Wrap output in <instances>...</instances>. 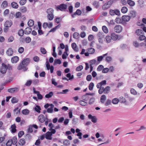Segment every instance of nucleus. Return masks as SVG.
Masks as SVG:
<instances>
[{
    "mask_svg": "<svg viewBox=\"0 0 146 146\" xmlns=\"http://www.w3.org/2000/svg\"><path fill=\"white\" fill-rule=\"evenodd\" d=\"M30 62V59L29 58H26L24 59L19 65L17 69L19 70H23L24 71H26L27 69L26 67Z\"/></svg>",
    "mask_w": 146,
    "mask_h": 146,
    "instance_id": "f257e3e1",
    "label": "nucleus"
},
{
    "mask_svg": "<svg viewBox=\"0 0 146 146\" xmlns=\"http://www.w3.org/2000/svg\"><path fill=\"white\" fill-rule=\"evenodd\" d=\"M53 12V9L51 8L48 9L47 10V13L48 14L47 18L48 19L49 21H52L54 18Z\"/></svg>",
    "mask_w": 146,
    "mask_h": 146,
    "instance_id": "f03ea898",
    "label": "nucleus"
},
{
    "mask_svg": "<svg viewBox=\"0 0 146 146\" xmlns=\"http://www.w3.org/2000/svg\"><path fill=\"white\" fill-rule=\"evenodd\" d=\"M15 17L16 19H21L23 18L22 19L23 21L25 20L26 19V17L25 15H22L21 13L20 12H17L15 15Z\"/></svg>",
    "mask_w": 146,
    "mask_h": 146,
    "instance_id": "7ed1b4c3",
    "label": "nucleus"
},
{
    "mask_svg": "<svg viewBox=\"0 0 146 146\" xmlns=\"http://www.w3.org/2000/svg\"><path fill=\"white\" fill-rule=\"evenodd\" d=\"M109 13L110 15L111 16H113L115 15H120V11L117 9H116L115 10L111 9Z\"/></svg>",
    "mask_w": 146,
    "mask_h": 146,
    "instance_id": "20e7f679",
    "label": "nucleus"
},
{
    "mask_svg": "<svg viewBox=\"0 0 146 146\" xmlns=\"http://www.w3.org/2000/svg\"><path fill=\"white\" fill-rule=\"evenodd\" d=\"M114 29L115 32L119 33L122 31V28L121 26L120 25H118L115 26Z\"/></svg>",
    "mask_w": 146,
    "mask_h": 146,
    "instance_id": "39448f33",
    "label": "nucleus"
},
{
    "mask_svg": "<svg viewBox=\"0 0 146 146\" xmlns=\"http://www.w3.org/2000/svg\"><path fill=\"white\" fill-rule=\"evenodd\" d=\"M112 4L111 1H109L106 3L102 7L103 10H106L110 8Z\"/></svg>",
    "mask_w": 146,
    "mask_h": 146,
    "instance_id": "423d86ee",
    "label": "nucleus"
},
{
    "mask_svg": "<svg viewBox=\"0 0 146 146\" xmlns=\"http://www.w3.org/2000/svg\"><path fill=\"white\" fill-rule=\"evenodd\" d=\"M7 69V66L4 63H2V66L1 67L0 71L3 74L6 73Z\"/></svg>",
    "mask_w": 146,
    "mask_h": 146,
    "instance_id": "0eeeda50",
    "label": "nucleus"
},
{
    "mask_svg": "<svg viewBox=\"0 0 146 146\" xmlns=\"http://www.w3.org/2000/svg\"><path fill=\"white\" fill-rule=\"evenodd\" d=\"M33 90L34 93L37 94L38 98L39 100H41L43 98L42 96L40 94L39 92L38 91H36L35 88L33 87Z\"/></svg>",
    "mask_w": 146,
    "mask_h": 146,
    "instance_id": "6e6552de",
    "label": "nucleus"
},
{
    "mask_svg": "<svg viewBox=\"0 0 146 146\" xmlns=\"http://www.w3.org/2000/svg\"><path fill=\"white\" fill-rule=\"evenodd\" d=\"M88 118L91 120V121L94 123H96L97 122V119L96 116H92L91 114H89Z\"/></svg>",
    "mask_w": 146,
    "mask_h": 146,
    "instance_id": "1a4fd4ad",
    "label": "nucleus"
},
{
    "mask_svg": "<svg viewBox=\"0 0 146 146\" xmlns=\"http://www.w3.org/2000/svg\"><path fill=\"white\" fill-rule=\"evenodd\" d=\"M131 19L130 16L128 15H123L121 17V19L124 22H127L129 21Z\"/></svg>",
    "mask_w": 146,
    "mask_h": 146,
    "instance_id": "9d476101",
    "label": "nucleus"
},
{
    "mask_svg": "<svg viewBox=\"0 0 146 146\" xmlns=\"http://www.w3.org/2000/svg\"><path fill=\"white\" fill-rule=\"evenodd\" d=\"M106 80H104L101 82L98 83L96 85V87L97 88H101V87H102V86H105L106 85Z\"/></svg>",
    "mask_w": 146,
    "mask_h": 146,
    "instance_id": "9b49d317",
    "label": "nucleus"
},
{
    "mask_svg": "<svg viewBox=\"0 0 146 146\" xmlns=\"http://www.w3.org/2000/svg\"><path fill=\"white\" fill-rule=\"evenodd\" d=\"M19 90V89L17 88H14L9 89L8 92L9 93H13L15 92H17Z\"/></svg>",
    "mask_w": 146,
    "mask_h": 146,
    "instance_id": "f8f14e48",
    "label": "nucleus"
},
{
    "mask_svg": "<svg viewBox=\"0 0 146 146\" xmlns=\"http://www.w3.org/2000/svg\"><path fill=\"white\" fill-rule=\"evenodd\" d=\"M12 22L11 21H7L4 24V26L6 28L10 27L12 25Z\"/></svg>",
    "mask_w": 146,
    "mask_h": 146,
    "instance_id": "ddd939ff",
    "label": "nucleus"
},
{
    "mask_svg": "<svg viewBox=\"0 0 146 146\" xmlns=\"http://www.w3.org/2000/svg\"><path fill=\"white\" fill-rule=\"evenodd\" d=\"M38 119L39 121L41 123H43L45 120L44 116L42 114L38 116Z\"/></svg>",
    "mask_w": 146,
    "mask_h": 146,
    "instance_id": "4468645a",
    "label": "nucleus"
},
{
    "mask_svg": "<svg viewBox=\"0 0 146 146\" xmlns=\"http://www.w3.org/2000/svg\"><path fill=\"white\" fill-rule=\"evenodd\" d=\"M19 58L17 56H13L11 59V61L12 63H16L19 60Z\"/></svg>",
    "mask_w": 146,
    "mask_h": 146,
    "instance_id": "2eb2a0df",
    "label": "nucleus"
},
{
    "mask_svg": "<svg viewBox=\"0 0 146 146\" xmlns=\"http://www.w3.org/2000/svg\"><path fill=\"white\" fill-rule=\"evenodd\" d=\"M66 77L68 78V79L64 77V80H66L67 81L68 80H71L74 78V76L73 75H71L70 73H68L66 75Z\"/></svg>",
    "mask_w": 146,
    "mask_h": 146,
    "instance_id": "dca6fc26",
    "label": "nucleus"
},
{
    "mask_svg": "<svg viewBox=\"0 0 146 146\" xmlns=\"http://www.w3.org/2000/svg\"><path fill=\"white\" fill-rule=\"evenodd\" d=\"M31 31V28L30 27H27L24 30V33L26 35H29L30 34Z\"/></svg>",
    "mask_w": 146,
    "mask_h": 146,
    "instance_id": "f3484780",
    "label": "nucleus"
},
{
    "mask_svg": "<svg viewBox=\"0 0 146 146\" xmlns=\"http://www.w3.org/2000/svg\"><path fill=\"white\" fill-rule=\"evenodd\" d=\"M16 128V126L15 124H14L12 125L11 126V128H10V129H11L10 130L11 132L12 133H15L17 131Z\"/></svg>",
    "mask_w": 146,
    "mask_h": 146,
    "instance_id": "a211bd4d",
    "label": "nucleus"
},
{
    "mask_svg": "<svg viewBox=\"0 0 146 146\" xmlns=\"http://www.w3.org/2000/svg\"><path fill=\"white\" fill-rule=\"evenodd\" d=\"M111 39L113 40H116L118 38V36L115 33H112L111 34Z\"/></svg>",
    "mask_w": 146,
    "mask_h": 146,
    "instance_id": "6ab92c4d",
    "label": "nucleus"
},
{
    "mask_svg": "<svg viewBox=\"0 0 146 146\" xmlns=\"http://www.w3.org/2000/svg\"><path fill=\"white\" fill-rule=\"evenodd\" d=\"M82 13V12L81 10L80 9H77L76 12L74 13L72 15V17L74 18L75 17V16L76 15H80Z\"/></svg>",
    "mask_w": 146,
    "mask_h": 146,
    "instance_id": "aec40b11",
    "label": "nucleus"
},
{
    "mask_svg": "<svg viewBox=\"0 0 146 146\" xmlns=\"http://www.w3.org/2000/svg\"><path fill=\"white\" fill-rule=\"evenodd\" d=\"M50 107L47 109V112L49 113H52L53 112V109L54 105L52 104H50Z\"/></svg>",
    "mask_w": 146,
    "mask_h": 146,
    "instance_id": "412c9836",
    "label": "nucleus"
},
{
    "mask_svg": "<svg viewBox=\"0 0 146 146\" xmlns=\"http://www.w3.org/2000/svg\"><path fill=\"white\" fill-rule=\"evenodd\" d=\"M56 9L57 11L60 10L63 11L64 10V4H62L56 7Z\"/></svg>",
    "mask_w": 146,
    "mask_h": 146,
    "instance_id": "4be33fe9",
    "label": "nucleus"
},
{
    "mask_svg": "<svg viewBox=\"0 0 146 146\" xmlns=\"http://www.w3.org/2000/svg\"><path fill=\"white\" fill-rule=\"evenodd\" d=\"M13 53V51L12 49L11 48H10L8 49L7 51V54L9 56H12Z\"/></svg>",
    "mask_w": 146,
    "mask_h": 146,
    "instance_id": "5701e85b",
    "label": "nucleus"
},
{
    "mask_svg": "<svg viewBox=\"0 0 146 146\" xmlns=\"http://www.w3.org/2000/svg\"><path fill=\"white\" fill-rule=\"evenodd\" d=\"M110 90V87L107 86L105 88H104V93L105 94H108Z\"/></svg>",
    "mask_w": 146,
    "mask_h": 146,
    "instance_id": "b1692460",
    "label": "nucleus"
},
{
    "mask_svg": "<svg viewBox=\"0 0 146 146\" xmlns=\"http://www.w3.org/2000/svg\"><path fill=\"white\" fill-rule=\"evenodd\" d=\"M71 46L73 49L76 52L78 51V48H77L76 44L74 42L72 43L71 44Z\"/></svg>",
    "mask_w": 146,
    "mask_h": 146,
    "instance_id": "393cba45",
    "label": "nucleus"
},
{
    "mask_svg": "<svg viewBox=\"0 0 146 146\" xmlns=\"http://www.w3.org/2000/svg\"><path fill=\"white\" fill-rule=\"evenodd\" d=\"M11 7L15 9H17L19 7V5L17 3L15 2H13L11 3Z\"/></svg>",
    "mask_w": 146,
    "mask_h": 146,
    "instance_id": "a878e982",
    "label": "nucleus"
},
{
    "mask_svg": "<svg viewBox=\"0 0 146 146\" xmlns=\"http://www.w3.org/2000/svg\"><path fill=\"white\" fill-rule=\"evenodd\" d=\"M52 135L51 132L48 131L47 132L45 136V138L46 139L49 140L52 139L51 136Z\"/></svg>",
    "mask_w": 146,
    "mask_h": 146,
    "instance_id": "bb28decb",
    "label": "nucleus"
},
{
    "mask_svg": "<svg viewBox=\"0 0 146 146\" xmlns=\"http://www.w3.org/2000/svg\"><path fill=\"white\" fill-rule=\"evenodd\" d=\"M127 3L130 6L133 7L135 5V2L131 0H127Z\"/></svg>",
    "mask_w": 146,
    "mask_h": 146,
    "instance_id": "cd10ccee",
    "label": "nucleus"
},
{
    "mask_svg": "<svg viewBox=\"0 0 146 146\" xmlns=\"http://www.w3.org/2000/svg\"><path fill=\"white\" fill-rule=\"evenodd\" d=\"M108 54L107 53L105 54H104L102 56H100L98 57H97V60L98 61L100 62L102 61V60L103 58L104 57L108 55Z\"/></svg>",
    "mask_w": 146,
    "mask_h": 146,
    "instance_id": "c85d7f7f",
    "label": "nucleus"
},
{
    "mask_svg": "<svg viewBox=\"0 0 146 146\" xmlns=\"http://www.w3.org/2000/svg\"><path fill=\"white\" fill-rule=\"evenodd\" d=\"M106 100V97L105 95H102L100 98V102L104 104Z\"/></svg>",
    "mask_w": 146,
    "mask_h": 146,
    "instance_id": "c756f323",
    "label": "nucleus"
},
{
    "mask_svg": "<svg viewBox=\"0 0 146 146\" xmlns=\"http://www.w3.org/2000/svg\"><path fill=\"white\" fill-rule=\"evenodd\" d=\"M87 51L89 52L90 54H94L95 52V50L93 48H89L87 49Z\"/></svg>",
    "mask_w": 146,
    "mask_h": 146,
    "instance_id": "7c9ffc66",
    "label": "nucleus"
},
{
    "mask_svg": "<svg viewBox=\"0 0 146 146\" xmlns=\"http://www.w3.org/2000/svg\"><path fill=\"white\" fill-rule=\"evenodd\" d=\"M89 98H90L89 96L88 95V94H87V93H86V94L85 95L82 96V99L83 100L85 101H86L88 100Z\"/></svg>",
    "mask_w": 146,
    "mask_h": 146,
    "instance_id": "2f4dec72",
    "label": "nucleus"
},
{
    "mask_svg": "<svg viewBox=\"0 0 146 146\" xmlns=\"http://www.w3.org/2000/svg\"><path fill=\"white\" fill-rule=\"evenodd\" d=\"M92 5L96 9H98L99 7V3L98 1H94L92 3Z\"/></svg>",
    "mask_w": 146,
    "mask_h": 146,
    "instance_id": "473e14b6",
    "label": "nucleus"
},
{
    "mask_svg": "<svg viewBox=\"0 0 146 146\" xmlns=\"http://www.w3.org/2000/svg\"><path fill=\"white\" fill-rule=\"evenodd\" d=\"M20 10L22 13H25L27 12V9L26 7L22 6L20 8Z\"/></svg>",
    "mask_w": 146,
    "mask_h": 146,
    "instance_id": "72a5a7b5",
    "label": "nucleus"
},
{
    "mask_svg": "<svg viewBox=\"0 0 146 146\" xmlns=\"http://www.w3.org/2000/svg\"><path fill=\"white\" fill-rule=\"evenodd\" d=\"M115 22L117 24L121 23H122L123 21L122 19L120 18H119L117 17L115 20Z\"/></svg>",
    "mask_w": 146,
    "mask_h": 146,
    "instance_id": "f704fd0d",
    "label": "nucleus"
},
{
    "mask_svg": "<svg viewBox=\"0 0 146 146\" xmlns=\"http://www.w3.org/2000/svg\"><path fill=\"white\" fill-rule=\"evenodd\" d=\"M127 11L128 9L125 6L123 7L121 9V12L123 13H126L127 12Z\"/></svg>",
    "mask_w": 146,
    "mask_h": 146,
    "instance_id": "c9c22d12",
    "label": "nucleus"
},
{
    "mask_svg": "<svg viewBox=\"0 0 146 146\" xmlns=\"http://www.w3.org/2000/svg\"><path fill=\"white\" fill-rule=\"evenodd\" d=\"M35 110L38 113H40V110H41V108L40 106L38 105H36L35 108Z\"/></svg>",
    "mask_w": 146,
    "mask_h": 146,
    "instance_id": "e433bc0d",
    "label": "nucleus"
},
{
    "mask_svg": "<svg viewBox=\"0 0 146 146\" xmlns=\"http://www.w3.org/2000/svg\"><path fill=\"white\" fill-rule=\"evenodd\" d=\"M34 21L32 20H29L28 22V25L30 27H32L34 25Z\"/></svg>",
    "mask_w": 146,
    "mask_h": 146,
    "instance_id": "4c0bfd02",
    "label": "nucleus"
},
{
    "mask_svg": "<svg viewBox=\"0 0 146 146\" xmlns=\"http://www.w3.org/2000/svg\"><path fill=\"white\" fill-rule=\"evenodd\" d=\"M25 139L24 138H22L19 141V144L21 145H23L25 144Z\"/></svg>",
    "mask_w": 146,
    "mask_h": 146,
    "instance_id": "58836bf2",
    "label": "nucleus"
},
{
    "mask_svg": "<svg viewBox=\"0 0 146 146\" xmlns=\"http://www.w3.org/2000/svg\"><path fill=\"white\" fill-rule=\"evenodd\" d=\"M23 114L25 115L28 114L29 113V110L27 109H24L22 110V111Z\"/></svg>",
    "mask_w": 146,
    "mask_h": 146,
    "instance_id": "ea45409f",
    "label": "nucleus"
},
{
    "mask_svg": "<svg viewBox=\"0 0 146 146\" xmlns=\"http://www.w3.org/2000/svg\"><path fill=\"white\" fill-rule=\"evenodd\" d=\"M130 92L131 94L134 95H136L137 94V91L134 89L133 88L131 89Z\"/></svg>",
    "mask_w": 146,
    "mask_h": 146,
    "instance_id": "a19ab883",
    "label": "nucleus"
},
{
    "mask_svg": "<svg viewBox=\"0 0 146 146\" xmlns=\"http://www.w3.org/2000/svg\"><path fill=\"white\" fill-rule=\"evenodd\" d=\"M24 33V31L22 29H21L18 32V35L21 36H23Z\"/></svg>",
    "mask_w": 146,
    "mask_h": 146,
    "instance_id": "79ce46f5",
    "label": "nucleus"
},
{
    "mask_svg": "<svg viewBox=\"0 0 146 146\" xmlns=\"http://www.w3.org/2000/svg\"><path fill=\"white\" fill-rule=\"evenodd\" d=\"M102 29L104 33H108V29L106 26H103L102 27Z\"/></svg>",
    "mask_w": 146,
    "mask_h": 146,
    "instance_id": "37998d69",
    "label": "nucleus"
},
{
    "mask_svg": "<svg viewBox=\"0 0 146 146\" xmlns=\"http://www.w3.org/2000/svg\"><path fill=\"white\" fill-rule=\"evenodd\" d=\"M95 98H91L89 100V104L90 105H92L95 102Z\"/></svg>",
    "mask_w": 146,
    "mask_h": 146,
    "instance_id": "c03bdc74",
    "label": "nucleus"
},
{
    "mask_svg": "<svg viewBox=\"0 0 146 146\" xmlns=\"http://www.w3.org/2000/svg\"><path fill=\"white\" fill-rule=\"evenodd\" d=\"M1 6L4 8H5L7 7L8 6L7 2L6 1H3L1 4Z\"/></svg>",
    "mask_w": 146,
    "mask_h": 146,
    "instance_id": "a18cd8bd",
    "label": "nucleus"
},
{
    "mask_svg": "<svg viewBox=\"0 0 146 146\" xmlns=\"http://www.w3.org/2000/svg\"><path fill=\"white\" fill-rule=\"evenodd\" d=\"M105 39L106 40V42L107 43H109L110 42L111 40V37L109 36H107L106 38Z\"/></svg>",
    "mask_w": 146,
    "mask_h": 146,
    "instance_id": "49530a36",
    "label": "nucleus"
},
{
    "mask_svg": "<svg viewBox=\"0 0 146 146\" xmlns=\"http://www.w3.org/2000/svg\"><path fill=\"white\" fill-rule=\"evenodd\" d=\"M119 101V100L117 98H115L112 100V103L114 104H117Z\"/></svg>",
    "mask_w": 146,
    "mask_h": 146,
    "instance_id": "de8ad7c7",
    "label": "nucleus"
},
{
    "mask_svg": "<svg viewBox=\"0 0 146 146\" xmlns=\"http://www.w3.org/2000/svg\"><path fill=\"white\" fill-rule=\"evenodd\" d=\"M83 68V66L82 65H80L76 68V70L77 71H81Z\"/></svg>",
    "mask_w": 146,
    "mask_h": 146,
    "instance_id": "09e8293b",
    "label": "nucleus"
},
{
    "mask_svg": "<svg viewBox=\"0 0 146 146\" xmlns=\"http://www.w3.org/2000/svg\"><path fill=\"white\" fill-rule=\"evenodd\" d=\"M73 36L74 38L78 39L79 37V34L77 32H75L73 34Z\"/></svg>",
    "mask_w": 146,
    "mask_h": 146,
    "instance_id": "8fccbe9b",
    "label": "nucleus"
},
{
    "mask_svg": "<svg viewBox=\"0 0 146 146\" xmlns=\"http://www.w3.org/2000/svg\"><path fill=\"white\" fill-rule=\"evenodd\" d=\"M142 32L143 31L142 30L138 29L136 30L135 33L137 35H140L142 34Z\"/></svg>",
    "mask_w": 146,
    "mask_h": 146,
    "instance_id": "3c124183",
    "label": "nucleus"
},
{
    "mask_svg": "<svg viewBox=\"0 0 146 146\" xmlns=\"http://www.w3.org/2000/svg\"><path fill=\"white\" fill-rule=\"evenodd\" d=\"M99 89L98 90V93L100 94H102L103 92H104V87H101L100 88H97Z\"/></svg>",
    "mask_w": 146,
    "mask_h": 146,
    "instance_id": "603ef678",
    "label": "nucleus"
},
{
    "mask_svg": "<svg viewBox=\"0 0 146 146\" xmlns=\"http://www.w3.org/2000/svg\"><path fill=\"white\" fill-rule=\"evenodd\" d=\"M130 14L131 17H135L136 16V13L135 11H131L130 12Z\"/></svg>",
    "mask_w": 146,
    "mask_h": 146,
    "instance_id": "864d4df0",
    "label": "nucleus"
},
{
    "mask_svg": "<svg viewBox=\"0 0 146 146\" xmlns=\"http://www.w3.org/2000/svg\"><path fill=\"white\" fill-rule=\"evenodd\" d=\"M79 104L80 105L83 106H85L87 105V102L82 100H80L79 102Z\"/></svg>",
    "mask_w": 146,
    "mask_h": 146,
    "instance_id": "5fc2aeb1",
    "label": "nucleus"
},
{
    "mask_svg": "<svg viewBox=\"0 0 146 146\" xmlns=\"http://www.w3.org/2000/svg\"><path fill=\"white\" fill-rule=\"evenodd\" d=\"M53 95V93L52 92H50L49 94H46L45 96V97L47 98H49L51 97Z\"/></svg>",
    "mask_w": 146,
    "mask_h": 146,
    "instance_id": "6e6d98bb",
    "label": "nucleus"
},
{
    "mask_svg": "<svg viewBox=\"0 0 146 146\" xmlns=\"http://www.w3.org/2000/svg\"><path fill=\"white\" fill-rule=\"evenodd\" d=\"M94 86V84L93 83L91 82L89 86V89L90 90H92L93 89V88Z\"/></svg>",
    "mask_w": 146,
    "mask_h": 146,
    "instance_id": "4d7b16f0",
    "label": "nucleus"
},
{
    "mask_svg": "<svg viewBox=\"0 0 146 146\" xmlns=\"http://www.w3.org/2000/svg\"><path fill=\"white\" fill-rule=\"evenodd\" d=\"M112 60V58L110 56H107L105 59V60L108 62H110Z\"/></svg>",
    "mask_w": 146,
    "mask_h": 146,
    "instance_id": "13d9d810",
    "label": "nucleus"
},
{
    "mask_svg": "<svg viewBox=\"0 0 146 146\" xmlns=\"http://www.w3.org/2000/svg\"><path fill=\"white\" fill-rule=\"evenodd\" d=\"M18 101V99L15 97H13L11 100V102L13 103H17Z\"/></svg>",
    "mask_w": 146,
    "mask_h": 146,
    "instance_id": "bf43d9fd",
    "label": "nucleus"
},
{
    "mask_svg": "<svg viewBox=\"0 0 146 146\" xmlns=\"http://www.w3.org/2000/svg\"><path fill=\"white\" fill-rule=\"evenodd\" d=\"M40 50L42 53L43 54H45L46 53V51L44 48L41 47L40 48Z\"/></svg>",
    "mask_w": 146,
    "mask_h": 146,
    "instance_id": "052dcab7",
    "label": "nucleus"
},
{
    "mask_svg": "<svg viewBox=\"0 0 146 146\" xmlns=\"http://www.w3.org/2000/svg\"><path fill=\"white\" fill-rule=\"evenodd\" d=\"M27 2V0H20L19 1V4L21 5H23Z\"/></svg>",
    "mask_w": 146,
    "mask_h": 146,
    "instance_id": "680f3d73",
    "label": "nucleus"
},
{
    "mask_svg": "<svg viewBox=\"0 0 146 146\" xmlns=\"http://www.w3.org/2000/svg\"><path fill=\"white\" fill-rule=\"evenodd\" d=\"M13 144L12 141L11 140H9L6 143L7 146H12L11 145Z\"/></svg>",
    "mask_w": 146,
    "mask_h": 146,
    "instance_id": "e2e57ef3",
    "label": "nucleus"
},
{
    "mask_svg": "<svg viewBox=\"0 0 146 146\" xmlns=\"http://www.w3.org/2000/svg\"><path fill=\"white\" fill-rule=\"evenodd\" d=\"M120 102L121 103H125L126 102L125 98L123 96H121L120 98Z\"/></svg>",
    "mask_w": 146,
    "mask_h": 146,
    "instance_id": "0e129e2a",
    "label": "nucleus"
},
{
    "mask_svg": "<svg viewBox=\"0 0 146 146\" xmlns=\"http://www.w3.org/2000/svg\"><path fill=\"white\" fill-rule=\"evenodd\" d=\"M14 111L15 112V113L17 115L20 113V109H19V108L18 107L14 110Z\"/></svg>",
    "mask_w": 146,
    "mask_h": 146,
    "instance_id": "69168bd1",
    "label": "nucleus"
},
{
    "mask_svg": "<svg viewBox=\"0 0 146 146\" xmlns=\"http://www.w3.org/2000/svg\"><path fill=\"white\" fill-rule=\"evenodd\" d=\"M31 38L29 36L27 37L25 39V42L27 43H29L31 41Z\"/></svg>",
    "mask_w": 146,
    "mask_h": 146,
    "instance_id": "338daca9",
    "label": "nucleus"
},
{
    "mask_svg": "<svg viewBox=\"0 0 146 146\" xmlns=\"http://www.w3.org/2000/svg\"><path fill=\"white\" fill-rule=\"evenodd\" d=\"M28 132L29 133H32L33 132L32 127L31 126H29L27 129Z\"/></svg>",
    "mask_w": 146,
    "mask_h": 146,
    "instance_id": "774afa93",
    "label": "nucleus"
}]
</instances>
